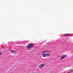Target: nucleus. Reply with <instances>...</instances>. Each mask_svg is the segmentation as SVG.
I'll return each instance as SVG.
<instances>
[{"label":"nucleus","instance_id":"6","mask_svg":"<svg viewBox=\"0 0 73 73\" xmlns=\"http://www.w3.org/2000/svg\"><path fill=\"white\" fill-rule=\"evenodd\" d=\"M50 56V54L48 53V54H46V56L48 57V56Z\"/></svg>","mask_w":73,"mask_h":73},{"label":"nucleus","instance_id":"9","mask_svg":"<svg viewBox=\"0 0 73 73\" xmlns=\"http://www.w3.org/2000/svg\"><path fill=\"white\" fill-rule=\"evenodd\" d=\"M3 54V53H0V55H1V54Z\"/></svg>","mask_w":73,"mask_h":73},{"label":"nucleus","instance_id":"10","mask_svg":"<svg viewBox=\"0 0 73 73\" xmlns=\"http://www.w3.org/2000/svg\"><path fill=\"white\" fill-rule=\"evenodd\" d=\"M45 52H46L45 51Z\"/></svg>","mask_w":73,"mask_h":73},{"label":"nucleus","instance_id":"3","mask_svg":"<svg viewBox=\"0 0 73 73\" xmlns=\"http://www.w3.org/2000/svg\"><path fill=\"white\" fill-rule=\"evenodd\" d=\"M66 56V55H62V56L61 57L60 59H64V58Z\"/></svg>","mask_w":73,"mask_h":73},{"label":"nucleus","instance_id":"7","mask_svg":"<svg viewBox=\"0 0 73 73\" xmlns=\"http://www.w3.org/2000/svg\"><path fill=\"white\" fill-rule=\"evenodd\" d=\"M11 52H13V53H15L16 52V51L15 50H12Z\"/></svg>","mask_w":73,"mask_h":73},{"label":"nucleus","instance_id":"8","mask_svg":"<svg viewBox=\"0 0 73 73\" xmlns=\"http://www.w3.org/2000/svg\"><path fill=\"white\" fill-rule=\"evenodd\" d=\"M70 73H72V72H73V70H70Z\"/></svg>","mask_w":73,"mask_h":73},{"label":"nucleus","instance_id":"1","mask_svg":"<svg viewBox=\"0 0 73 73\" xmlns=\"http://www.w3.org/2000/svg\"><path fill=\"white\" fill-rule=\"evenodd\" d=\"M27 48H29V49H31V48H32L33 47V44H29L27 46Z\"/></svg>","mask_w":73,"mask_h":73},{"label":"nucleus","instance_id":"2","mask_svg":"<svg viewBox=\"0 0 73 73\" xmlns=\"http://www.w3.org/2000/svg\"><path fill=\"white\" fill-rule=\"evenodd\" d=\"M45 65L44 64H42L40 65L39 66V68H40V69H42V68H44V66Z\"/></svg>","mask_w":73,"mask_h":73},{"label":"nucleus","instance_id":"5","mask_svg":"<svg viewBox=\"0 0 73 73\" xmlns=\"http://www.w3.org/2000/svg\"><path fill=\"white\" fill-rule=\"evenodd\" d=\"M42 56L44 57H46V54H43Z\"/></svg>","mask_w":73,"mask_h":73},{"label":"nucleus","instance_id":"4","mask_svg":"<svg viewBox=\"0 0 73 73\" xmlns=\"http://www.w3.org/2000/svg\"><path fill=\"white\" fill-rule=\"evenodd\" d=\"M64 36H69L70 35H69V34H64Z\"/></svg>","mask_w":73,"mask_h":73}]
</instances>
